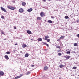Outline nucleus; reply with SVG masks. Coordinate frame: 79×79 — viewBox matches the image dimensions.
<instances>
[{
	"label": "nucleus",
	"instance_id": "obj_1",
	"mask_svg": "<svg viewBox=\"0 0 79 79\" xmlns=\"http://www.w3.org/2000/svg\"><path fill=\"white\" fill-rule=\"evenodd\" d=\"M7 8H9V9H10V10H15V8L12 6H7Z\"/></svg>",
	"mask_w": 79,
	"mask_h": 79
},
{
	"label": "nucleus",
	"instance_id": "obj_2",
	"mask_svg": "<svg viewBox=\"0 0 79 79\" xmlns=\"http://www.w3.org/2000/svg\"><path fill=\"white\" fill-rule=\"evenodd\" d=\"M1 9L2 10V11H4V12H5V13H7L6 10V9H5L4 8L2 7H1Z\"/></svg>",
	"mask_w": 79,
	"mask_h": 79
},
{
	"label": "nucleus",
	"instance_id": "obj_3",
	"mask_svg": "<svg viewBox=\"0 0 79 79\" xmlns=\"http://www.w3.org/2000/svg\"><path fill=\"white\" fill-rule=\"evenodd\" d=\"M40 16H41V17H43V16H45V13L43 12H41L40 13Z\"/></svg>",
	"mask_w": 79,
	"mask_h": 79
},
{
	"label": "nucleus",
	"instance_id": "obj_4",
	"mask_svg": "<svg viewBox=\"0 0 79 79\" xmlns=\"http://www.w3.org/2000/svg\"><path fill=\"white\" fill-rule=\"evenodd\" d=\"M23 76V75H20V76H18L15 77V79H19V78H20L21 76Z\"/></svg>",
	"mask_w": 79,
	"mask_h": 79
},
{
	"label": "nucleus",
	"instance_id": "obj_5",
	"mask_svg": "<svg viewBox=\"0 0 79 79\" xmlns=\"http://www.w3.org/2000/svg\"><path fill=\"white\" fill-rule=\"evenodd\" d=\"M64 58H66V59H69V58L71 57V56H64Z\"/></svg>",
	"mask_w": 79,
	"mask_h": 79
},
{
	"label": "nucleus",
	"instance_id": "obj_6",
	"mask_svg": "<svg viewBox=\"0 0 79 79\" xmlns=\"http://www.w3.org/2000/svg\"><path fill=\"white\" fill-rule=\"evenodd\" d=\"M33 9L32 8H30L29 9L27 10V11H28V12H31V11H32Z\"/></svg>",
	"mask_w": 79,
	"mask_h": 79
},
{
	"label": "nucleus",
	"instance_id": "obj_7",
	"mask_svg": "<svg viewBox=\"0 0 79 79\" xmlns=\"http://www.w3.org/2000/svg\"><path fill=\"white\" fill-rule=\"evenodd\" d=\"M27 34H31L32 33V32H31V31L30 30H27Z\"/></svg>",
	"mask_w": 79,
	"mask_h": 79
},
{
	"label": "nucleus",
	"instance_id": "obj_8",
	"mask_svg": "<svg viewBox=\"0 0 79 79\" xmlns=\"http://www.w3.org/2000/svg\"><path fill=\"white\" fill-rule=\"evenodd\" d=\"M48 38H49V36H48V35H47L46 36H45L44 40H47V39H48Z\"/></svg>",
	"mask_w": 79,
	"mask_h": 79
},
{
	"label": "nucleus",
	"instance_id": "obj_9",
	"mask_svg": "<svg viewBox=\"0 0 79 79\" xmlns=\"http://www.w3.org/2000/svg\"><path fill=\"white\" fill-rule=\"evenodd\" d=\"M19 11L20 13H23V9L22 8L20 9H19Z\"/></svg>",
	"mask_w": 79,
	"mask_h": 79
},
{
	"label": "nucleus",
	"instance_id": "obj_10",
	"mask_svg": "<svg viewBox=\"0 0 79 79\" xmlns=\"http://www.w3.org/2000/svg\"><path fill=\"white\" fill-rule=\"evenodd\" d=\"M4 57L6 60H9V58H8V56L7 55H5L4 56Z\"/></svg>",
	"mask_w": 79,
	"mask_h": 79
},
{
	"label": "nucleus",
	"instance_id": "obj_11",
	"mask_svg": "<svg viewBox=\"0 0 79 79\" xmlns=\"http://www.w3.org/2000/svg\"><path fill=\"white\" fill-rule=\"evenodd\" d=\"M29 56V54H28V53H26V54L25 55V58H27Z\"/></svg>",
	"mask_w": 79,
	"mask_h": 79
},
{
	"label": "nucleus",
	"instance_id": "obj_12",
	"mask_svg": "<svg viewBox=\"0 0 79 79\" xmlns=\"http://www.w3.org/2000/svg\"><path fill=\"white\" fill-rule=\"evenodd\" d=\"M64 66V65L63 64H61L59 65V67L60 68H63Z\"/></svg>",
	"mask_w": 79,
	"mask_h": 79
},
{
	"label": "nucleus",
	"instance_id": "obj_13",
	"mask_svg": "<svg viewBox=\"0 0 79 79\" xmlns=\"http://www.w3.org/2000/svg\"><path fill=\"white\" fill-rule=\"evenodd\" d=\"M27 47V46L26 45L24 44H23L22 45V47L23 48H25V47Z\"/></svg>",
	"mask_w": 79,
	"mask_h": 79
},
{
	"label": "nucleus",
	"instance_id": "obj_14",
	"mask_svg": "<svg viewBox=\"0 0 79 79\" xmlns=\"http://www.w3.org/2000/svg\"><path fill=\"white\" fill-rule=\"evenodd\" d=\"M4 74V72H3L2 71L0 72V75H3Z\"/></svg>",
	"mask_w": 79,
	"mask_h": 79
},
{
	"label": "nucleus",
	"instance_id": "obj_15",
	"mask_svg": "<svg viewBox=\"0 0 79 79\" xmlns=\"http://www.w3.org/2000/svg\"><path fill=\"white\" fill-rule=\"evenodd\" d=\"M65 37V36H61L60 38V39H64V38Z\"/></svg>",
	"mask_w": 79,
	"mask_h": 79
},
{
	"label": "nucleus",
	"instance_id": "obj_16",
	"mask_svg": "<svg viewBox=\"0 0 79 79\" xmlns=\"http://www.w3.org/2000/svg\"><path fill=\"white\" fill-rule=\"evenodd\" d=\"M26 2H24L22 3V6H25L26 5Z\"/></svg>",
	"mask_w": 79,
	"mask_h": 79
},
{
	"label": "nucleus",
	"instance_id": "obj_17",
	"mask_svg": "<svg viewBox=\"0 0 79 79\" xmlns=\"http://www.w3.org/2000/svg\"><path fill=\"white\" fill-rule=\"evenodd\" d=\"M43 43L46 45L47 47H49V46L46 43H45V42H43Z\"/></svg>",
	"mask_w": 79,
	"mask_h": 79
},
{
	"label": "nucleus",
	"instance_id": "obj_18",
	"mask_svg": "<svg viewBox=\"0 0 79 79\" xmlns=\"http://www.w3.org/2000/svg\"><path fill=\"white\" fill-rule=\"evenodd\" d=\"M48 68L47 67V66H46V67H45L44 68V70H47V69H48Z\"/></svg>",
	"mask_w": 79,
	"mask_h": 79
},
{
	"label": "nucleus",
	"instance_id": "obj_19",
	"mask_svg": "<svg viewBox=\"0 0 79 79\" xmlns=\"http://www.w3.org/2000/svg\"><path fill=\"white\" fill-rule=\"evenodd\" d=\"M48 22L49 23H53V22L51 20H49L48 21Z\"/></svg>",
	"mask_w": 79,
	"mask_h": 79
},
{
	"label": "nucleus",
	"instance_id": "obj_20",
	"mask_svg": "<svg viewBox=\"0 0 79 79\" xmlns=\"http://www.w3.org/2000/svg\"><path fill=\"white\" fill-rule=\"evenodd\" d=\"M41 19H42V18H41V17H38V18H37V20H41Z\"/></svg>",
	"mask_w": 79,
	"mask_h": 79
},
{
	"label": "nucleus",
	"instance_id": "obj_21",
	"mask_svg": "<svg viewBox=\"0 0 79 79\" xmlns=\"http://www.w3.org/2000/svg\"><path fill=\"white\" fill-rule=\"evenodd\" d=\"M42 40V39L41 38H39L38 39V41H39L40 42Z\"/></svg>",
	"mask_w": 79,
	"mask_h": 79
},
{
	"label": "nucleus",
	"instance_id": "obj_22",
	"mask_svg": "<svg viewBox=\"0 0 79 79\" xmlns=\"http://www.w3.org/2000/svg\"><path fill=\"white\" fill-rule=\"evenodd\" d=\"M74 46H75V47H76L77 45V43H75L73 44Z\"/></svg>",
	"mask_w": 79,
	"mask_h": 79
},
{
	"label": "nucleus",
	"instance_id": "obj_23",
	"mask_svg": "<svg viewBox=\"0 0 79 79\" xmlns=\"http://www.w3.org/2000/svg\"><path fill=\"white\" fill-rule=\"evenodd\" d=\"M66 53H67V54H70L71 52H70V51H68L66 52Z\"/></svg>",
	"mask_w": 79,
	"mask_h": 79
},
{
	"label": "nucleus",
	"instance_id": "obj_24",
	"mask_svg": "<svg viewBox=\"0 0 79 79\" xmlns=\"http://www.w3.org/2000/svg\"><path fill=\"white\" fill-rule=\"evenodd\" d=\"M68 18H69L68 16L67 15L65 16V19H68Z\"/></svg>",
	"mask_w": 79,
	"mask_h": 79
},
{
	"label": "nucleus",
	"instance_id": "obj_25",
	"mask_svg": "<svg viewBox=\"0 0 79 79\" xmlns=\"http://www.w3.org/2000/svg\"><path fill=\"white\" fill-rule=\"evenodd\" d=\"M73 69H77V67H73Z\"/></svg>",
	"mask_w": 79,
	"mask_h": 79
},
{
	"label": "nucleus",
	"instance_id": "obj_26",
	"mask_svg": "<svg viewBox=\"0 0 79 79\" xmlns=\"http://www.w3.org/2000/svg\"><path fill=\"white\" fill-rule=\"evenodd\" d=\"M56 48H60V46H56Z\"/></svg>",
	"mask_w": 79,
	"mask_h": 79
},
{
	"label": "nucleus",
	"instance_id": "obj_27",
	"mask_svg": "<svg viewBox=\"0 0 79 79\" xmlns=\"http://www.w3.org/2000/svg\"><path fill=\"white\" fill-rule=\"evenodd\" d=\"M1 33L2 34H5V32H4L3 31H2L1 32Z\"/></svg>",
	"mask_w": 79,
	"mask_h": 79
},
{
	"label": "nucleus",
	"instance_id": "obj_28",
	"mask_svg": "<svg viewBox=\"0 0 79 79\" xmlns=\"http://www.w3.org/2000/svg\"><path fill=\"white\" fill-rule=\"evenodd\" d=\"M7 54H10V52H6Z\"/></svg>",
	"mask_w": 79,
	"mask_h": 79
},
{
	"label": "nucleus",
	"instance_id": "obj_29",
	"mask_svg": "<svg viewBox=\"0 0 79 79\" xmlns=\"http://www.w3.org/2000/svg\"><path fill=\"white\" fill-rule=\"evenodd\" d=\"M47 41L48 42H50V39H48L47 40Z\"/></svg>",
	"mask_w": 79,
	"mask_h": 79
},
{
	"label": "nucleus",
	"instance_id": "obj_30",
	"mask_svg": "<svg viewBox=\"0 0 79 79\" xmlns=\"http://www.w3.org/2000/svg\"><path fill=\"white\" fill-rule=\"evenodd\" d=\"M30 73H31V72H27V75H29V74H30Z\"/></svg>",
	"mask_w": 79,
	"mask_h": 79
},
{
	"label": "nucleus",
	"instance_id": "obj_31",
	"mask_svg": "<svg viewBox=\"0 0 79 79\" xmlns=\"http://www.w3.org/2000/svg\"><path fill=\"white\" fill-rule=\"evenodd\" d=\"M58 55L59 56H61V53H60L58 54Z\"/></svg>",
	"mask_w": 79,
	"mask_h": 79
},
{
	"label": "nucleus",
	"instance_id": "obj_32",
	"mask_svg": "<svg viewBox=\"0 0 79 79\" xmlns=\"http://www.w3.org/2000/svg\"><path fill=\"white\" fill-rule=\"evenodd\" d=\"M1 18H2V19H4L5 17H4V16H2Z\"/></svg>",
	"mask_w": 79,
	"mask_h": 79
},
{
	"label": "nucleus",
	"instance_id": "obj_33",
	"mask_svg": "<svg viewBox=\"0 0 79 79\" xmlns=\"http://www.w3.org/2000/svg\"><path fill=\"white\" fill-rule=\"evenodd\" d=\"M51 18H52V19H54V17H53V16H51Z\"/></svg>",
	"mask_w": 79,
	"mask_h": 79
},
{
	"label": "nucleus",
	"instance_id": "obj_34",
	"mask_svg": "<svg viewBox=\"0 0 79 79\" xmlns=\"http://www.w3.org/2000/svg\"><path fill=\"white\" fill-rule=\"evenodd\" d=\"M34 64L31 65V67H34Z\"/></svg>",
	"mask_w": 79,
	"mask_h": 79
},
{
	"label": "nucleus",
	"instance_id": "obj_35",
	"mask_svg": "<svg viewBox=\"0 0 79 79\" xmlns=\"http://www.w3.org/2000/svg\"><path fill=\"white\" fill-rule=\"evenodd\" d=\"M77 37H78L79 38V34L77 35Z\"/></svg>",
	"mask_w": 79,
	"mask_h": 79
},
{
	"label": "nucleus",
	"instance_id": "obj_36",
	"mask_svg": "<svg viewBox=\"0 0 79 79\" xmlns=\"http://www.w3.org/2000/svg\"><path fill=\"white\" fill-rule=\"evenodd\" d=\"M76 22H77V23H79V20H77L76 21Z\"/></svg>",
	"mask_w": 79,
	"mask_h": 79
},
{
	"label": "nucleus",
	"instance_id": "obj_37",
	"mask_svg": "<svg viewBox=\"0 0 79 79\" xmlns=\"http://www.w3.org/2000/svg\"><path fill=\"white\" fill-rule=\"evenodd\" d=\"M14 28L15 29H16V27H14Z\"/></svg>",
	"mask_w": 79,
	"mask_h": 79
},
{
	"label": "nucleus",
	"instance_id": "obj_38",
	"mask_svg": "<svg viewBox=\"0 0 79 79\" xmlns=\"http://www.w3.org/2000/svg\"><path fill=\"white\" fill-rule=\"evenodd\" d=\"M44 2H46V0H43Z\"/></svg>",
	"mask_w": 79,
	"mask_h": 79
},
{
	"label": "nucleus",
	"instance_id": "obj_39",
	"mask_svg": "<svg viewBox=\"0 0 79 79\" xmlns=\"http://www.w3.org/2000/svg\"><path fill=\"white\" fill-rule=\"evenodd\" d=\"M17 44H15V45H17Z\"/></svg>",
	"mask_w": 79,
	"mask_h": 79
},
{
	"label": "nucleus",
	"instance_id": "obj_40",
	"mask_svg": "<svg viewBox=\"0 0 79 79\" xmlns=\"http://www.w3.org/2000/svg\"><path fill=\"white\" fill-rule=\"evenodd\" d=\"M31 40H33L32 39H31Z\"/></svg>",
	"mask_w": 79,
	"mask_h": 79
},
{
	"label": "nucleus",
	"instance_id": "obj_41",
	"mask_svg": "<svg viewBox=\"0 0 79 79\" xmlns=\"http://www.w3.org/2000/svg\"><path fill=\"white\" fill-rule=\"evenodd\" d=\"M57 40V41H60V40Z\"/></svg>",
	"mask_w": 79,
	"mask_h": 79
},
{
	"label": "nucleus",
	"instance_id": "obj_42",
	"mask_svg": "<svg viewBox=\"0 0 79 79\" xmlns=\"http://www.w3.org/2000/svg\"><path fill=\"white\" fill-rule=\"evenodd\" d=\"M6 39H4V40H6Z\"/></svg>",
	"mask_w": 79,
	"mask_h": 79
},
{
	"label": "nucleus",
	"instance_id": "obj_43",
	"mask_svg": "<svg viewBox=\"0 0 79 79\" xmlns=\"http://www.w3.org/2000/svg\"><path fill=\"white\" fill-rule=\"evenodd\" d=\"M20 52H21V53H23V52H22V51H21Z\"/></svg>",
	"mask_w": 79,
	"mask_h": 79
},
{
	"label": "nucleus",
	"instance_id": "obj_44",
	"mask_svg": "<svg viewBox=\"0 0 79 79\" xmlns=\"http://www.w3.org/2000/svg\"><path fill=\"white\" fill-rule=\"evenodd\" d=\"M48 0V1H50V0Z\"/></svg>",
	"mask_w": 79,
	"mask_h": 79
}]
</instances>
